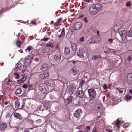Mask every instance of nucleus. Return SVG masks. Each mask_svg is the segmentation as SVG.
<instances>
[{
	"label": "nucleus",
	"instance_id": "f257e3e1",
	"mask_svg": "<svg viewBox=\"0 0 132 132\" xmlns=\"http://www.w3.org/2000/svg\"><path fill=\"white\" fill-rule=\"evenodd\" d=\"M102 9L101 6L100 4H93L89 9V13L92 15H94L97 13Z\"/></svg>",
	"mask_w": 132,
	"mask_h": 132
},
{
	"label": "nucleus",
	"instance_id": "f03ea898",
	"mask_svg": "<svg viewBox=\"0 0 132 132\" xmlns=\"http://www.w3.org/2000/svg\"><path fill=\"white\" fill-rule=\"evenodd\" d=\"M89 98L91 100H94L96 98V93L95 90L93 88L89 89L88 90Z\"/></svg>",
	"mask_w": 132,
	"mask_h": 132
},
{
	"label": "nucleus",
	"instance_id": "7ed1b4c3",
	"mask_svg": "<svg viewBox=\"0 0 132 132\" xmlns=\"http://www.w3.org/2000/svg\"><path fill=\"white\" fill-rule=\"evenodd\" d=\"M119 34L122 38V41L124 42H126L127 41L126 37L127 34L126 31L125 30H123L120 31Z\"/></svg>",
	"mask_w": 132,
	"mask_h": 132
},
{
	"label": "nucleus",
	"instance_id": "20e7f679",
	"mask_svg": "<svg viewBox=\"0 0 132 132\" xmlns=\"http://www.w3.org/2000/svg\"><path fill=\"white\" fill-rule=\"evenodd\" d=\"M25 51L26 52H28L32 55H35L36 54L35 50L33 49L31 46H29L26 49Z\"/></svg>",
	"mask_w": 132,
	"mask_h": 132
},
{
	"label": "nucleus",
	"instance_id": "39448f33",
	"mask_svg": "<svg viewBox=\"0 0 132 132\" xmlns=\"http://www.w3.org/2000/svg\"><path fill=\"white\" fill-rule=\"evenodd\" d=\"M39 87V90L42 93L46 94L47 93V87L44 86L43 84H40Z\"/></svg>",
	"mask_w": 132,
	"mask_h": 132
},
{
	"label": "nucleus",
	"instance_id": "423d86ee",
	"mask_svg": "<svg viewBox=\"0 0 132 132\" xmlns=\"http://www.w3.org/2000/svg\"><path fill=\"white\" fill-rule=\"evenodd\" d=\"M82 26L81 22H77L75 23L73 25V28L75 30H77L80 29Z\"/></svg>",
	"mask_w": 132,
	"mask_h": 132
},
{
	"label": "nucleus",
	"instance_id": "0eeeda50",
	"mask_svg": "<svg viewBox=\"0 0 132 132\" xmlns=\"http://www.w3.org/2000/svg\"><path fill=\"white\" fill-rule=\"evenodd\" d=\"M77 55L79 57L82 58L84 57H86L87 56V54L85 51L80 50L78 52L77 54Z\"/></svg>",
	"mask_w": 132,
	"mask_h": 132
},
{
	"label": "nucleus",
	"instance_id": "6e6552de",
	"mask_svg": "<svg viewBox=\"0 0 132 132\" xmlns=\"http://www.w3.org/2000/svg\"><path fill=\"white\" fill-rule=\"evenodd\" d=\"M82 111L80 109H78L75 111L73 115L74 117L76 118H79L80 116Z\"/></svg>",
	"mask_w": 132,
	"mask_h": 132
},
{
	"label": "nucleus",
	"instance_id": "1a4fd4ad",
	"mask_svg": "<svg viewBox=\"0 0 132 132\" xmlns=\"http://www.w3.org/2000/svg\"><path fill=\"white\" fill-rule=\"evenodd\" d=\"M71 71L73 75L75 76L78 73V68L77 67H74L71 69Z\"/></svg>",
	"mask_w": 132,
	"mask_h": 132
},
{
	"label": "nucleus",
	"instance_id": "9d476101",
	"mask_svg": "<svg viewBox=\"0 0 132 132\" xmlns=\"http://www.w3.org/2000/svg\"><path fill=\"white\" fill-rule=\"evenodd\" d=\"M122 26V22L121 21L119 22L114 26V30L115 31H118L121 28Z\"/></svg>",
	"mask_w": 132,
	"mask_h": 132
},
{
	"label": "nucleus",
	"instance_id": "9b49d317",
	"mask_svg": "<svg viewBox=\"0 0 132 132\" xmlns=\"http://www.w3.org/2000/svg\"><path fill=\"white\" fill-rule=\"evenodd\" d=\"M127 82L129 84H132V73L129 74L127 75Z\"/></svg>",
	"mask_w": 132,
	"mask_h": 132
},
{
	"label": "nucleus",
	"instance_id": "f8f14e48",
	"mask_svg": "<svg viewBox=\"0 0 132 132\" xmlns=\"http://www.w3.org/2000/svg\"><path fill=\"white\" fill-rule=\"evenodd\" d=\"M32 58L30 55H28L25 57L24 59L26 63L29 64L32 61Z\"/></svg>",
	"mask_w": 132,
	"mask_h": 132
},
{
	"label": "nucleus",
	"instance_id": "ddd939ff",
	"mask_svg": "<svg viewBox=\"0 0 132 132\" xmlns=\"http://www.w3.org/2000/svg\"><path fill=\"white\" fill-rule=\"evenodd\" d=\"M48 68V64H44L40 66V69L43 71H45L47 70Z\"/></svg>",
	"mask_w": 132,
	"mask_h": 132
},
{
	"label": "nucleus",
	"instance_id": "4468645a",
	"mask_svg": "<svg viewBox=\"0 0 132 132\" xmlns=\"http://www.w3.org/2000/svg\"><path fill=\"white\" fill-rule=\"evenodd\" d=\"M49 75L48 72H44L43 73L39 75V77L41 79H44L45 78L48 77Z\"/></svg>",
	"mask_w": 132,
	"mask_h": 132
},
{
	"label": "nucleus",
	"instance_id": "2eb2a0df",
	"mask_svg": "<svg viewBox=\"0 0 132 132\" xmlns=\"http://www.w3.org/2000/svg\"><path fill=\"white\" fill-rule=\"evenodd\" d=\"M73 87V86L72 85H70L69 87L67 89V92L69 94L73 93L75 90V88Z\"/></svg>",
	"mask_w": 132,
	"mask_h": 132
},
{
	"label": "nucleus",
	"instance_id": "dca6fc26",
	"mask_svg": "<svg viewBox=\"0 0 132 132\" xmlns=\"http://www.w3.org/2000/svg\"><path fill=\"white\" fill-rule=\"evenodd\" d=\"M73 31L72 29H70L66 34V37L67 38H70L71 37L73 33Z\"/></svg>",
	"mask_w": 132,
	"mask_h": 132
},
{
	"label": "nucleus",
	"instance_id": "f3484780",
	"mask_svg": "<svg viewBox=\"0 0 132 132\" xmlns=\"http://www.w3.org/2000/svg\"><path fill=\"white\" fill-rule=\"evenodd\" d=\"M61 55L60 53H58L55 55L54 56V58L55 61L57 62L60 61L61 59Z\"/></svg>",
	"mask_w": 132,
	"mask_h": 132
},
{
	"label": "nucleus",
	"instance_id": "a211bd4d",
	"mask_svg": "<svg viewBox=\"0 0 132 132\" xmlns=\"http://www.w3.org/2000/svg\"><path fill=\"white\" fill-rule=\"evenodd\" d=\"M22 67V65L21 63H18L15 65L14 69H16L17 70H20L21 69Z\"/></svg>",
	"mask_w": 132,
	"mask_h": 132
},
{
	"label": "nucleus",
	"instance_id": "6ab92c4d",
	"mask_svg": "<svg viewBox=\"0 0 132 132\" xmlns=\"http://www.w3.org/2000/svg\"><path fill=\"white\" fill-rule=\"evenodd\" d=\"M26 80V78L25 77H23L20 79L17 80L18 83L19 84H21L23 82Z\"/></svg>",
	"mask_w": 132,
	"mask_h": 132
},
{
	"label": "nucleus",
	"instance_id": "aec40b11",
	"mask_svg": "<svg viewBox=\"0 0 132 132\" xmlns=\"http://www.w3.org/2000/svg\"><path fill=\"white\" fill-rule=\"evenodd\" d=\"M14 117L17 119H20L22 118L21 115L18 113L14 112Z\"/></svg>",
	"mask_w": 132,
	"mask_h": 132
},
{
	"label": "nucleus",
	"instance_id": "412c9836",
	"mask_svg": "<svg viewBox=\"0 0 132 132\" xmlns=\"http://www.w3.org/2000/svg\"><path fill=\"white\" fill-rule=\"evenodd\" d=\"M7 127V125L6 123H3L2 124L0 123V129L4 130Z\"/></svg>",
	"mask_w": 132,
	"mask_h": 132
},
{
	"label": "nucleus",
	"instance_id": "4be33fe9",
	"mask_svg": "<svg viewBox=\"0 0 132 132\" xmlns=\"http://www.w3.org/2000/svg\"><path fill=\"white\" fill-rule=\"evenodd\" d=\"M70 50L69 48L67 47H65L64 50V53L65 55H68L70 53Z\"/></svg>",
	"mask_w": 132,
	"mask_h": 132
},
{
	"label": "nucleus",
	"instance_id": "5701e85b",
	"mask_svg": "<svg viewBox=\"0 0 132 132\" xmlns=\"http://www.w3.org/2000/svg\"><path fill=\"white\" fill-rule=\"evenodd\" d=\"M77 94L79 97H82L84 94L83 92L81 90H78L77 92Z\"/></svg>",
	"mask_w": 132,
	"mask_h": 132
},
{
	"label": "nucleus",
	"instance_id": "b1692460",
	"mask_svg": "<svg viewBox=\"0 0 132 132\" xmlns=\"http://www.w3.org/2000/svg\"><path fill=\"white\" fill-rule=\"evenodd\" d=\"M20 106V103L19 100H17L15 101V107L17 109Z\"/></svg>",
	"mask_w": 132,
	"mask_h": 132
},
{
	"label": "nucleus",
	"instance_id": "393cba45",
	"mask_svg": "<svg viewBox=\"0 0 132 132\" xmlns=\"http://www.w3.org/2000/svg\"><path fill=\"white\" fill-rule=\"evenodd\" d=\"M72 98V97L71 96H69L67 98V100H65V103L68 104L70 103Z\"/></svg>",
	"mask_w": 132,
	"mask_h": 132
},
{
	"label": "nucleus",
	"instance_id": "a878e982",
	"mask_svg": "<svg viewBox=\"0 0 132 132\" xmlns=\"http://www.w3.org/2000/svg\"><path fill=\"white\" fill-rule=\"evenodd\" d=\"M22 91V89L21 88H18L15 91V94H20L21 93Z\"/></svg>",
	"mask_w": 132,
	"mask_h": 132
},
{
	"label": "nucleus",
	"instance_id": "bb28decb",
	"mask_svg": "<svg viewBox=\"0 0 132 132\" xmlns=\"http://www.w3.org/2000/svg\"><path fill=\"white\" fill-rule=\"evenodd\" d=\"M65 33V30L64 28H63L62 31L61 32V34L60 35L58 36V37L59 38H62L63 37Z\"/></svg>",
	"mask_w": 132,
	"mask_h": 132
},
{
	"label": "nucleus",
	"instance_id": "cd10ccee",
	"mask_svg": "<svg viewBox=\"0 0 132 132\" xmlns=\"http://www.w3.org/2000/svg\"><path fill=\"white\" fill-rule=\"evenodd\" d=\"M127 35L128 37H132V29H130L127 32Z\"/></svg>",
	"mask_w": 132,
	"mask_h": 132
},
{
	"label": "nucleus",
	"instance_id": "c85d7f7f",
	"mask_svg": "<svg viewBox=\"0 0 132 132\" xmlns=\"http://www.w3.org/2000/svg\"><path fill=\"white\" fill-rule=\"evenodd\" d=\"M71 48L73 51H75L77 48L76 45L75 44H72L71 45Z\"/></svg>",
	"mask_w": 132,
	"mask_h": 132
},
{
	"label": "nucleus",
	"instance_id": "c756f323",
	"mask_svg": "<svg viewBox=\"0 0 132 132\" xmlns=\"http://www.w3.org/2000/svg\"><path fill=\"white\" fill-rule=\"evenodd\" d=\"M46 45L47 46L51 47H52L53 46V43L51 42H49L47 43Z\"/></svg>",
	"mask_w": 132,
	"mask_h": 132
},
{
	"label": "nucleus",
	"instance_id": "7c9ffc66",
	"mask_svg": "<svg viewBox=\"0 0 132 132\" xmlns=\"http://www.w3.org/2000/svg\"><path fill=\"white\" fill-rule=\"evenodd\" d=\"M61 21V19L60 18H59L57 21H56L55 23V24L56 26H58V25L60 24Z\"/></svg>",
	"mask_w": 132,
	"mask_h": 132
},
{
	"label": "nucleus",
	"instance_id": "2f4dec72",
	"mask_svg": "<svg viewBox=\"0 0 132 132\" xmlns=\"http://www.w3.org/2000/svg\"><path fill=\"white\" fill-rule=\"evenodd\" d=\"M132 57L130 56H128L126 60L127 61H128V62L130 63L132 60Z\"/></svg>",
	"mask_w": 132,
	"mask_h": 132
},
{
	"label": "nucleus",
	"instance_id": "473e14b6",
	"mask_svg": "<svg viewBox=\"0 0 132 132\" xmlns=\"http://www.w3.org/2000/svg\"><path fill=\"white\" fill-rule=\"evenodd\" d=\"M21 43L20 41L19 40L17 41L16 42V44L17 46L19 47H20Z\"/></svg>",
	"mask_w": 132,
	"mask_h": 132
},
{
	"label": "nucleus",
	"instance_id": "72a5a7b5",
	"mask_svg": "<svg viewBox=\"0 0 132 132\" xmlns=\"http://www.w3.org/2000/svg\"><path fill=\"white\" fill-rule=\"evenodd\" d=\"M14 75L15 77V78L16 79H18L19 78V76L18 73H14Z\"/></svg>",
	"mask_w": 132,
	"mask_h": 132
},
{
	"label": "nucleus",
	"instance_id": "f704fd0d",
	"mask_svg": "<svg viewBox=\"0 0 132 132\" xmlns=\"http://www.w3.org/2000/svg\"><path fill=\"white\" fill-rule=\"evenodd\" d=\"M12 83V81L10 79H8V81L7 82L6 84L7 85H8L11 84Z\"/></svg>",
	"mask_w": 132,
	"mask_h": 132
},
{
	"label": "nucleus",
	"instance_id": "c9c22d12",
	"mask_svg": "<svg viewBox=\"0 0 132 132\" xmlns=\"http://www.w3.org/2000/svg\"><path fill=\"white\" fill-rule=\"evenodd\" d=\"M98 58L96 55H94L93 56L92 58V60H96L97 59H98Z\"/></svg>",
	"mask_w": 132,
	"mask_h": 132
},
{
	"label": "nucleus",
	"instance_id": "e433bc0d",
	"mask_svg": "<svg viewBox=\"0 0 132 132\" xmlns=\"http://www.w3.org/2000/svg\"><path fill=\"white\" fill-rule=\"evenodd\" d=\"M115 124L116 125L118 126L121 125V122L120 121L118 120H117V122H116Z\"/></svg>",
	"mask_w": 132,
	"mask_h": 132
},
{
	"label": "nucleus",
	"instance_id": "4c0bfd02",
	"mask_svg": "<svg viewBox=\"0 0 132 132\" xmlns=\"http://www.w3.org/2000/svg\"><path fill=\"white\" fill-rule=\"evenodd\" d=\"M44 83L48 86H50L51 84L49 81L48 80H46L45 81Z\"/></svg>",
	"mask_w": 132,
	"mask_h": 132
},
{
	"label": "nucleus",
	"instance_id": "58836bf2",
	"mask_svg": "<svg viewBox=\"0 0 132 132\" xmlns=\"http://www.w3.org/2000/svg\"><path fill=\"white\" fill-rule=\"evenodd\" d=\"M108 41L110 43H113V39H108Z\"/></svg>",
	"mask_w": 132,
	"mask_h": 132
},
{
	"label": "nucleus",
	"instance_id": "ea45409f",
	"mask_svg": "<svg viewBox=\"0 0 132 132\" xmlns=\"http://www.w3.org/2000/svg\"><path fill=\"white\" fill-rule=\"evenodd\" d=\"M41 120L40 119H39L37 120H36V122L37 123H41Z\"/></svg>",
	"mask_w": 132,
	"mask_h": 132
},
{
	"label": "nucleus",
	"instance_id": "a19ab883",
	"mask_svg": "<svg viewBox=\"0 0 132 132\" xmlns=\"http://www.w3.org/2000/svg\"><path fill=\"white\" fill-rule=\"evenodd\" d=\"M132 97L130 96H127L126 97V98L128 100H130L131 98Z\"/></svg>",
	"mask_w": 132,
	"mask_h": 132
},
{
	"label": "nucleus",
	"instance_id": "79ce46f5",
	"mask_svg": "<svg viewBox=\"0 0 132 132\" xmlns=\"http://www.w3.org/2000/svg\"><path fill=\"white\" fill-rule=\"evenodd\" d=\"M90 129V128L89 126H87L86 127L85 131H87L88 130H89Z\"/></svg>",
	"mask_w": 132,
	"mask_h": 132
},
{
	"label": "nucleus",
	"instance_id": "37998d69",
	"mask_svg": "<svg viewBox=\"0 0 132 132\" xmlns=\"http://www.w3.org/2000/svg\"><path fill=\"white\" fill-rule=\"evenodd\" d=\"M19 130V129L18 127H16L15 128L14 130L16 132H18Z\"/></svg>",
	"mask_w": 132,
	"mask_h": 132
},
{
	"label": "nucleus",
	"instance_id": "c03bdc74",
	"mask_svg": "<svg viewBox=\"0 0 132 132\" xmlns=\"http://www.w3.org/2000/svg\"><path fill=\"white\" fill-rule=\"evenodd\" d=\"M48 39V38H43L42 39V40L43 41H46Z\"/></svg>",
	"mask_w": 132,
	"mask_h": 132
},
{
	"label": "nucleus",
	"instance_id": "a18cd8bd",
	"mask_svg": "<svg viewBox=\"0 0 132 132\" xmlns=\"http://www.w3.org/2000/svg\"><path fill=\"white\" fill-rule=\"evenodd\" d=\"M22 87L24 88H27V86L26 84H24L23 85Z\"/></svg>",
	"mask_w": 132,
	"mask_h": 132
},
{
	"label": "nucleus",
	"instance_id": "49530a36",
	"mask_svg": "<svg viewBox=\"0 0 132 132\" xmlns=\"http://www.w3.org/2000/svg\"><path fill=\"white\" fill-rule=\"evenodd\" d=\"M130 5V2H127L126 3V5L127 6H129Z\"/></svg>",
	"mask_w": 132,
	"mask_h": 132
},
{
	"label": "nucleus",
	"instance_id": "de8ad7c7",
	"mask_svg": "<svg viewBox=\"0 0 132 132\" xmlns=\"http://www.w3.org/2000/svg\"><path fill=\"white\" fill-rule=\"evenodd\" d=\"M117 90H118L119 92L120 93H122L123 92V91L122 90H121L119 89L118 88H117Z\"/></svg>",
	"mask_w": 132,
	"mask_h": 132
},
{
	"label": "nucleus",
	"instance_id": "09e8293b",
	"mask_svg": "<svg viewBox=\"0 0 132 132\" xmlns=\"http://www.w3.org/2000/svg\"><path fill=\"white\" fill-rule=\"evenodd\" d=\"M107 49H108V53H110L109 51H111V50H112V49L109 48H108Z\"/></svg>",
	"mask_w": 132,
	"mask_h": 132
},
{
	"label": "nucleus",
	"instance_id": "8fccbe9b",
	"mask_svg": "<svg viewBox=\"0 0 132 132\" xmlns=\"http://www.w3.org/2000/svg\"><path fill=\"white\" fill-rule=\"evenodd\" d=\"M84 37H82L81 38H80V41H81V42H82L84 41Z\"/></svg>",
	"mask_w": 132,
	"mask_h": 132
},
{
	"label": "nucleus",
	"instance_id": "3c124183",
	"mask_svg": "<svg viewBox=\"0 0 132 132\" xmlns=\"http://www.w3.org/2000/svg\"><path fill=\"white\" fill-rule=\"evenodd\" d=\"M112 52H113V53H116L117 51L116 50L113 49H112Z\"/></svg>",
	"mask_w": 132,
	"mask_h": 132
},
{
	"label": "nucleus",
	"instance_id": "603ef678",
	"mask_svg": "<svg viewBox=\"0 0 132 132\" xmlns=\"http://www.w3.org/2000/svg\"><path fill=\"white\" fill-rule=\"evenodd\" d=\"M84 20L85 21V22H88V21L87 20V18H84Z\"/></svg>",
	"mask_w": 132,
	"mask_h": 132
},
{
	"label": "nucleus",
	"instance_id": "864d4df0",
	"mask_svg": "<svg viewBox=\"0 0 132 132\" xmlns=\"http://www.w3.org/2000/svg\"><path fill=\"white\" fill-rule=\"evenodd\" d=\"M44 108H45V109H46V110H48V107L47 106H46L45 105H44Z\"/></svg>",
	"mask_w": 132,
	"mask_h": 132
},
{
	"label": "nucleus",
	"instance_id": "5fc2aeb1",
	"mask_svg": "<svg viewBox=\"0 0 132 132\" xmlns=\"http://www.w3.org/2000/svg\"><path fill=\"white\" fill-rule=\"evenodd\" d=\"M92 132H97L96 130V129H94L93 130Z\"/></svg>",
	"mask_w": 132,
	"mask_h": 132
},
{
	"label": "nucleus",
	"instance_id": "6e6d98bb",
	"mask_svg": "<svg viewBox=\"0 0 132 132\" xmlns=\"http://www.w3.org/2000/svg\"><path fill=\"white\" fill-rule=\"evenodd\" d=\"M129 92L131 94H132V90H131V89H130L129 90Z\"/></svg>",
	"mask_w": 132,
	"mask_h": 132
},
{
	"label": "nucleus",
	"instance_id": "4d7b16f0",
	"mask_svg": "<svg viewBox=\"0 0 132 132\" xmlns=\"http://www.w3.org/2000/svg\"><path fill=\"white\" fill-rule=\"evenodd\" d=\"M97 34H98V36H99V31L98 30L97 31Z\"/></svg>",
	"mask_w": 132,
	"mask_h": 132
},
{
	"label": "nucleus",
	"instance_id": "13d9d810",
	"mask_svg": "<svg viewBox=\"0 0 132 132\" xmlns=\"http://www.w3.org/2000/svg\"><path fill=\"white\" fill-rule=\"evenodd\" d=\"M8 103V102L7 101H5L4 103V104L5 105H6Z\"/></svg>",
	"mask_w": 132,
	"mask_h": 132
},
{
	"label": "nucleus",
	"instance_id": "bf43d9fd",
	"mask_svg": "<svg viewBox=\"0 0 132 132\" xmlns=\"http://www.w3.org/2000/svg\"><path fill=\"white\" fill-rule=\"evenodd\" d=\"M103 87L105 89H106L107 88H106V85H104Z\"/></svg>",
	"mask_w": 132,
	"mask_h": 132
},
{
	"label": "nucleus",
	"instance_id": "052dcab7",
	"mask_svg": "<svg viewBox=\"0 0 132 132\" xmlns=\"http://www.w3.org/2000/svg\"><path fill=\"white\" fill-rule=\"evenodd\" d=\"M91 0H86V2L89 3L90 2Z\"/></svg>",
	"mask_w": 132,
	"mask_h": 132
},
{
	"label": "nucleus",
	"instance_id": "680f3d73",
	"mask_svg": "<svg viewBox=\"0 0 132 132\" xmlns=\"http://www.w3.org/2000/svg\"><path fill=\"white\" fill-rule=\"evenodd\" d=\"M32 23L34 25H35L36 24V23L34 21H32Z\"/></svg>",
	"mask_w": 132,
	"mask_h": 132
},
{
	"label": "nucleus",
	"instance_id": "e2e57ef3",
	"mask_svg": "<svg viewBox=\"0 0 132 132\" xmlns=\"http://www.w3.org/2000/svg\"><path fill=\"white\" fill-rule=\"evenodd\" d=\"M20 35V34H18L17 35H16V36L18 37V38H19V37Z\"/></svg>",
	"mask_w": 132,
	"mask_h": 132
},
{
	"label": "nucleus",
	"instance_id": "0e129e2a",
	"mask_svg": "<svg viewBox=\"0 0 132 132\" xmlns=\"http://www.w3.org/2000/svg\"><path fill=\"white\" fill-rule=\"evenodd\" d=\"M108 51H104V53H108Z\"/></svg>",
	"mask_w": 132,
	"mask_h": 132
},
{
	"label": "nucleus",
	"instance_id": "69168bd1",
	"mask_svg": "<svg viewBox=\"0 0 132 132\" xmlns=\"http://www.w3.org/2000/svg\"><path fill=\"white\" fill-rule=\"evenodd\" d=\"M99 42V41H97L96 40H95V41L94 42L95 43H98Z\"/></svg>",
	"mask_w": 132,
	"mask_h": 132
},
{
	"label": "nucleus",
	"instance_id": "338daca9",
	"mask_svg": "<svg viewBox=\"0 0 132 132\" xmlns=\"http://www.w3.org/2000/svg\"><path fill=\"white\" fill-rule=\"evenodd\" d=\"M72 61V63L73 64H75V61Z\"/></svg>",
	"mask_w": 132,
	"mask_h": 132
},
{
	"label": "nucleus",
	"instance_id": "774afa93",
	"mask_svg": "<svg viewBox=\"0 0 132 132\" xmlns=\"http://www.w3.org/2000/svg\"><path fill=\"white\" fill-rule=\"evenodd\" d=\"M24 132H29L27 130H25L24 131Z\"/></svg>",
	"mask_w": 132,
	"mask_h": 132
}]
</instances>
